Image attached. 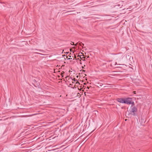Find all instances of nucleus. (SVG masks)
Wrapping results in <instances>:
<instances>
[{"instance_id":"f257e3e1","label":"nucleus","mask_w":152,"mask_h":152,"mask_svg":"<svg viewBox=\"0 0 152 152\" xmlns=\"http://www.w3.org/2000/svg\"><path fill=\"white\" fill-rule=\"evenodd\" d=\"M129 99V97L126 98H118L116 99V101L119 102L127 104L128 100Z\"/></svg>"},{"instance_id":"f03ea898","label":"nucleus","mask_w":152,"mask_h":152,"mask_svg":"<svg viewBox=\"0 0 152 152\" xmlns=\"http://www.w3.org/2000/svg\"><path fill=\"white\" fill-rule=\"evenodd\" d=\"M137 111V108L136 107L134 106L132 108L131 110L130 111V112L131 113H133L132 115H133V116H135L136 115V113Z\"/></svg>"},{"instance_id":"7ed1b4c3","label":"nucleus","mask_w":152,"mask_h":152,"mask_svg":"<svg viewBox=\"0 0 152 152\" xmlns=\"http://www.w3.org/2000/svg\"><path fill=\"white\" fill-rule=\"evenodd\" d=\"M132 104V105H134V102L132 100V99L131 98H129V99L128 100L127 104Z\"/></svg>"},{"instance_id":"20e7f679","label":"nucleus","mask_w":152,"mask_h":152,"mask_svg":"<svg viewBox=\"0 0 152 152\" xmlns=\"http://www.w3.org/2000/svg\"><path fill=\"white\" fill-rule=\"evenodd\" d=\"M103 85V84L101 83H97V86L99 87L100 88Z\"/></svg>"},{"instance_id":"39448f33","label":"nucleus","mask_w":152,"mask_h":152,"mask_svg":"<svg viewBox=\"0 0 152 152\" xmlns=\"http://www.w3.org/2000/svg\"><path fill=\"white\" fill-rule=\"evenodd\" d=\"M81 58V60H83V61H85V59H83V58H85L84 57H83L82 58Z\"/></svg>"},{"instance_id":"423d86ee","label":"nucleus","mask_w":152,"mask_h":152,"mask_svg":"<svg viewBox=\"0 0 152 152\" xmlns=\"http://www.w3.org/2000/svg\"><path fill=\"white\" fill-rule=\"evenodd\" d=\"M72 80L74 81H75V78H74L73 79H72Z\"/></svg>"},{"instance_id":"0eeeda50","label":"nucleus","mask_w":152,"mask_h":152,"mask_svg":"<svg viewBox=\"0 0 152 152\" xmlns=\"http://www.w3.org/2000/svg\"><path fill=\"white\" fill-rule=\"evenodd\" d=\"M33 82H36V80H33Z\"/></svg>"},{"instance_id":"6e6552de","label":"nucleus","mask_w":152,"mask_h":152,"mask_svg":"<svg viewBox=\"0 0 152 152\" xmlns=\"http://www.w3.org/2000/svg\"><path fill=\"white\" fill-rule=\"evenodd\" d=\"M133 92L134 93V94H136V93H135V92H135V91H133Z\"/></svg>"},{"instance_id":"1a4fd4ad","label":"nucleus","mask_w":152,"mask_h":152,"mask_svg":"<svg viewBox=\"0 0 152 152\" xmlns=\"http://www.w3.org/2000/svg\"><path fill=\"white\" fill-rule=\"evenodd\" d=\"M36 114H33L32 115H35Z\"/></svg>"},{"instance_id":"9d476101","label":"nucleus","mask_w":152,"mask_h":152,"mask_svg":"<svg viewBox=\"0 0 152 152\" xmlns=\"http://www.w3.org/2000/svg\"><path fill=\"white\" fill-rule=\"evenodd\" d=\"M107 85H110V84H107Z\"/></svg>"},{"instance_id":"9b49d317","label":"nucleus","mask_w":152,"mask_h":152,"mask_svg":"<svg viewBox=\"0 0 152 152\" xmlns=\"http://www.w3.org/2000/svg\"><path fill=\"white\" fill-rule=\"evenodd\" d=\"M87 58H88L89 57L88 56H87Z\"/></svg>"},{"instance_id":"f8f14e48","label":"nucleus","mask_w":152,"mask_h":152,"mask_svg":"<svg viewBox=\"0 0 152 152\" xmlns=\"http://www.w3.org/2000/svg\"><path fill=\"white\" fill-rule=\"evenodd\" d=\"M107 86H104V87H107Z\"/></svg>"}]
</instances>
